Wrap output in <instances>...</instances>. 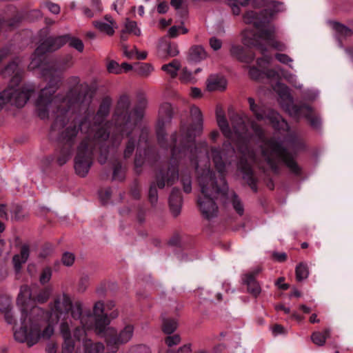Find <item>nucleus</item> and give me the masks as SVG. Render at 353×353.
<instances>
[{
	"label": "nucleus",
	"instance_id": "338daca9",
	"mask_svg": "<svg viewBox=\"0 0 353 353\" xmlns=\"http://www.w3.org/2000/svg\"><path fill=\"white\" fill-rule=\"evenodd\" d=\"M190 94L192 97L194 98L201 97V91L198 88H192Z\"/></svg>",
	"mask_w": 353,
	"mask_h": 353
},
{
	"label": "nucleus",
	"instance_id": "e2e57ef3",
	"mask_svg": "<svg viewBox=\"0 0 353 353\" xmlns=\"http://www.w3.org/2000/svg\"><path fill=\"white\" fill-rule=\"evenodd\" d=\"M134 52H136L137 59H140V60L145 59L148 56V53L146 51L139 52L138 50V49L137 48V47H135V46H134Z\"/></svg>",
	"mask_w": 353,
	"mask_h": 353
},
{
	"label": "nucleus",
	"instance_id": "f8f14e48",
	"mask_svg": "<svg viewBox=\"0 0 353 353\" xmlns=\"http://www.w3.org/2000/svg\"><path fill=\"white\" fill-rule=\"evenodd\" d=\"M86 140L81 143L78 148L77 154L74 161V169L76 173L81 176H85L89 172L92 165V146L99 145L102 148V143L94 141L92 138L88 139L86 135Z\"/></svg>",
	"mask_w": 353,
	"mask_h": 353
},
{
	"label": "nucleus",
	"instance_id": "bb28decb",
	"mask_svg": "<svg viewBox=\"0 0 353 353\" xmlns=\"http://www.w3.org/2000/svg\"><path fill=\"white\" fill-rule=\"evenodd\" d=\"M29 257V248L27 245H23L19 254H16L13 257V264L14 269L19 272L23 263H25Z\"/></svg>",
	"mask_w": 353,
	"mask_h": 353
},
{
	"label": "nucleus",
	"instance_id": "c756f323",
	"mask_svg": "<svg viewBox=\"0 0 353 353\" xmlns=\"http://www.w3.org/2000/svg\"><path fill=\"white\" fill-rule=\"evenodd\" d=\"M285 10L284 4L279 1H271L267 5L265 14H269L270 17H273L276 14Z\"/></svg>",
	"mask_w": 353,
	"mask_h": 353
},
{
	"label": "nucleus",
	"instance_id": "052dcab7",
	"mask_svg": "<svg viewBox=\"0 0 353 353\" xmlns=\"http://www.w3.org/2000/svg\"><path fill=\"white\" fill-rule=\"evenodd\" d=\"M168 10V5L165 2L160 3L157 6V12L160 14H164Z\"/></svg>",
	"mask_w": 353,
	"mask_h": 353
},
{
	"label": "nucleus",
	"instance_id": "7ed1b4c3",
	"mask_svg": "<svg viewBox=\"0 0 353 353\" xmlns=\"http://www.w3.org/2000/svg\"><path fill=\"white\" fill-rule=\"evenodd\" d=\"M81 329H76L74 338L83 345V352L79 350V353H102L104 346L101 343L92 344L87 339V333L85 329H94L96 333L100 336H106L105 334L113 335L114 330L108 326L110 320L104 314L103 303L99 301L95 303L93 309V315H82L79 318Z\"/></svg>",
	"mask_w": 353,
	"mask_h": 353
},
{
	"label": "nucleus",
	"instance_id": "e433bc0d",
	"mask_svg": "<svg viewBox=\"0 0 353 353\" xmlns=\"http://www.w3.org/2000/svg\"><path fill=\"white\" fill-rule=\"evenodd\" d=\"M178 323L173 319H165L163 323V330L165 334H170L176 329Z\"/></svg>",
	"mask_w": 353,
	"mask_h": 353
},
{
	"label": "nucleus",
	"instance_id": "4d7b16f0",
	"mask_svg": "<svg viewBox=\"0 0 353 353\" xmlns=\"http://www.w3.org/2000/svg\"><path fill=\"white\" fill-rule=\"evenodd\" d=\"M168 34L170 37H176L179 34V26H174L169 28Z\"/></svg>",
	"mask_w": 353,
	"mask_h": 353
},
{
	"label": "nucleus",
	"instance_id": "9d476101",
	"mask_svg": "<svg viewBox=\"0 0 353 353\" xmlns=\"http://www.w3.org/2000/svg\"><path fill=\"white\" fill-rule=\"evenodd\" d=\"M58 87V81L51 80L41 89L36 101L38 114L41 119L48 117L50 112H54L55 108H59L58 103L61 99L59 96L53 97Z\"/></svg>",
	"mask_w": 353,
	"mask_h": 353
},
{
	"label": "nucleus",
	"instance_id": "aec40b11",
	"mask_svg": "<svg viewBox=\"0 0 353 353\" xmlns=\"http://www.w3.org/2000/svg\"><path fill=\"white\" fill-rule=\"evenodd\" d=\"M92 25L100 32L108 36H112L118 28L116 21L110 15H105L103 19L92 22Z\"/></svg>",
	"mask_w": 353,
	"mask_h": 353
},
{
	"label": "nucleus",
	"instance_id": "c03bdc74",
	"mask_svg": "<svg viewBox=\"0 0 353 353\" xmlns=\"http://www.w3.org/2000/svg\"><path fill=\"white\" fill-rule=\"evenodd\" d=\"M52 276V270L49 268H45L41 274L39 280L42 284L48 283Z\"/></svg>",
	"mask_w": 353,
	"mask_h": 353
},
{
	"label": "nucleus",
	"instance_id": "a878e982",
	"mask_svg": "<svg viewBox=\"0 0 353 353\" xmlns=\"http://www.w3.org/2000/svg\"><path fill=\"white\" fill-rule=\"evenodd\" d=\"M171 212L175 216H178L181 209V197L179 190L174 189L169 198Z\"/></svg>",
	"mask_w": 353,
	"mask_h": 353
},
{
	"label": "nucleus",
	"instance_id": "7c9ffc66",
	"mask_svg": "<svg viewBox=\"0 0 353 353\" xmlns=\"http://www.w3.org/2000/svg\"><path fill=\"white\" fill-rule=\"evenodd\" d=\"M123 33L127 32L139 37L141 34V30L138 26L137 23L134 21L127 19L124 23V29Z\"/></svg>",
	"mask_w": 353,
	"mask_h": 353
},
{
	"label": "nucleus",
	"instance_id": "5701e85b",
	"mask_svg": "<svg viewBox=\"0 0 353 353\" xmlns=\"http://www.w3.org/2000/svg\"><path fill=\"white\" fill-rule=\"evenodd\" d=\"M178 179V171L176 167L171 166L166 172H162L157 178V186L163 188L165 185H171Z\"/></svg>",
	"mask_w": 353,
	"mask_h": 353
},
{
	"label": "nucleus",
	"instance_id": "13d9d810",
	"mask_svg": "<svg viewBox=\"0 0 353 353\" xmlns=\"http://www.w3.org/2000/svg\"><path fill=\"white\" fill-rule=\"evenodd\" d=\"M91 5L96 12H101L103 10L101 0H92Z\"/></svg>",
	"mask_w": 353,
	"mask_h": 353
},
{
	"label": "nucleus",
	"instance_id": "ddd939ff",
	"mask_svg": "<svg viewBox=\"0 0 353 353\" xmlns=\"http://www.w3.org/2000/svg\"><path fill=\"white\" fill-rule=\"evenodd\" d=\"M32 90L25 88L10 86L0 93V110H8L11 106L21 108L28 101Z\"/></svg>",
	"mask_w": 353,
	"mask_h": 353
},
{
	"label": "nucleus",
	"instance_id": "4c0bfd02",
	"mask_svg": "<svg viewBox=\"0 0 353 353\" xmlns=\"http://www.w3.org/2000/svg\"><path fill=\"white\" fill-rule=\"evenodd\" d=\"M250 0H228V3L232 8L233 14L238 15L240 13L239 5L245 6Z\"/></svg>",
	"mask_w": 353,
	"mask_h": 353
},
{
	"label": "nucleus",
	"instance_id": "2f4dec72",
	"mask_svg": "<svg viewBox=\"0 0 353 353\" xmlns=\"http://www.w3.org/2000/svg\"><path fill=\"white\" fill-rule=\"evenodd\" d=\"M181 67L179 61L174 59L168 64L163 65L162 70L172 77H174L177 74V72Z\"/></svg>",
	"mask_w": 353,
	"mask_h": 353
},
{
	"label": "nucleus",
	"instance_id": "de8ad7c7",
	"mask_svg": "<svg viewBox=\"0 0 353 353\" xmlns=\"http://www.w3.org/2000/svg\"><path fill=\"white\" fill-rule=\"evenodd\" d=\"M181 341V338L178 334H174L171 336H168L165 339V343L169 346L172 347L173 345H176L179 343Z\"/></svg>",
	"mask_w": 353,
	"mask_h": 353
},
{
	"label": "nucleus",
	"instance_id": "09e8293b",
	"mask_svg": "<svg viewBox=\"0 0 353 353\" xmlns=\"http://www.w3.org/2000/svg\"><path fill=\"white\" fill-rule=\"evenodd\" d=\"M167 53L170 57H175L179 54L178 46L175 43H168L167 46Z\"/></svg>",
	"mask_w": 353,
	"mask_h": 353
},
{
	"label": "nucleus",
	"instance_id": "8fccbe9b",
	"mask_svg": "<svg viewBox=\"0 0 353 353\" xmlns=\"http://www.w3.org/2000/svg\"><path fill=\"white\" fill-rule=\"evenodd\" d=\"M149 199L152 204L157 203L158 199L157 190L155 185H152L149 190Z\"/></svg>",
	"mask_w": 353,
	"mask_h": 353
},
{
	"label": "nucleus",
	"instance_id": "f704fd0d",
	"mask_svg": "<svg viewBox=\"0 0 353 353\" xmlns=\"http://www.w3.org/2000/svg\"><path fill=\"white\" fill-rule=\"evenodd\" d=\"M309 276L307 266L304 263L299 264L296 268V277L299 281L306 279Z\"/></svg>",
	"mask_w": 353,
	"mask_h": 353
},
{
	"label": "nucleus",
	"instance_id": "774afa93",
	"mask_svg": "<svg viewBox=\"0 0 353 353\" xmlns=\"http://www.w3.org/2000/svg\"><path fill=\"white\" fill-rule=\"evenodd\" d=\"M184 3V0H172L171 5L176 10L179 9L183 3Z\"/></svg>",
	"mask_w": 353,
	"mask_h": 353
},
{
	"label": "nucleus",
	"instance_id": "f257e3e1",
	"mask_svg": "<svg viewBox=\"0 0 353 353\" xmlns=\"http://www.w3.org/2000/svg\"><path fill=\"white\" fill-rule=\"evenodd\" d=\"M243 21L246 24L253 25V28H245L241 32V41L246 47L254 46L262 52L272 47L278 50H284L285 46L275 40V28L270 22L269 18L254 11H248L243 15Z\"/></svg>",
	"mask_w": 353,
	"mask_h": 353
},
{
	"label": "nucleus",
	"instance_id": "c9c22d12",
	"mask_svg": "<svg viewBox=\"0 0 353 353\" xmlns=\"http://www.w3.org/2000/svg\"><path fill=\"white\" fill-rule=\"evenodd\" d=\"M228 199L232 203L233 208L236 211L238 214L240 215L243 213V206L240 201V200L237 198L236 195L234 192H231L228 194Z\"/></svg>",
	"mask_w": 353,
	"mask_h": 353
},
{
	"label": "nucleus",
	"instance_id": "603ef678",
	"mask_svg": "<svg viewBox=\"0 0 353 353\" xmlns=\"http://www.w3.org/2000/svg\"><path fill=\"white\" fill-rule=\"evenodd\" d=\"M210 46L214 50H218L221 48L222 42L220 39L212 37L210 39Z\"/></svg>",
	"mask_w": 353,
	"mask_h": 353
},
{
	"label": "nucleus",
	"instance_id": "9b49d317",
	"mask_svg": "<svg viewBox=\"0 0 353 353\" xmlns=\"http://www.w3.org/2000/svg\"><path fill=\"white\" fill-rule=\"evenodd\" d=\"M191 117L193 119V126L189 128L188 126L183 125L181 128V134L179 140V144L188 143L191 141L198 133H199L203 128V120L201 117V112L197 107H192L190 110ZM174 145L172 148V156L176 157L177 152L185 153L186 149L183 148L179 149L177 148V142L174 137L172 138Z\"/></svg>",
	"mask_w": 353,
	"mask_h": 353
},
{
	"label": "nucleus",
	"instance_id": "2eb2a0df",
	"mask_svg": "<svg viewBox=\"0 0 353 353\" xmlns=\"http://www.w3.org/2000/svg\"><path fill=\"white\" fill-rule=\"evenodd\" d=\"M250 110L252 112L258 120L263 121L267 119L273 125V127L278 130H287L288 125L285 120L281 119V116L276 112L269 111L268 114L266 115L265 107L256 104L254 99L248 98V99Z\"/></svg>",
	"mask_w": 353,
	"mask_h": 353
},
{
	"label": "nucleus",
	"instance_id": "58836bf2",
	"mask_svg": "<svg viewBox=\"0 0 353 353\" xmlns=\"http://www.w3.org/2000/svg\"><path fill=\"white\" fill-rule=\"evenodd\" d=\"M180 80L183 83H194L196 81L194 74L187 68L182 69Z\"/></svg>",
	"mask_w": 353,
	"mask_h": 353
},
{
	"label": "nucleus",
	"instance_id": "6e6d98bb",
	"mask_svg": "<svg viewBox=\"0 0 353 353\" xmlns=\"http://www.w3.org/2000/svg\"><path fill=\"white\" fill-rule=\"evenodd\" d=\"M276 59L281 63L287 64L291 63L292 59H290L288 55L284 54H276Z\"/></svg>",
	"mask_w": 353,
	"mask_h": 353
},
{
	"label": "nucleus",
	"instance_id": "a18cd8bd",
	"mask_svg": "<svg viewBox=\"0 0 353 353\" xmlns=\"http://www.w3.org/2000/svg\"><path fill=\"white\" fill-rule=\"evenodd\" d=\"M49 321H50L49 320ZM54 323L50 322V325L43 331L42 334H41V336L44 339H49L52 334L54 333V328L52 325V324H54ZM34 335H37V336H40V335L34 330Z\"/></svg>",
	"mask_w": 353,
	"mask_h": 353
},
{
	"label": "nucleus",
	"instance_id": "a211bd4d",
	"mask_svg": "<svg viewBox=\"0 0 353 353\" xmlns=\"http://www.w3.org/2000/svg\"><path fill=\"white\" fill-rule=\"evenodd\" d=\"M239 150L242 157L237 165V168L243 174V179H245L250 185H252L254 183V180L252 179V172L250 163L256 161L259 158V156L253 151H250L247 145H245V148L241 146Z\"/></svg>",
	"mask_w": 353,
	"mask_h": 353
},
{
	"label": "nucleus",
	"instance_id": "6ab92c4d",
	"mask_svg": "<svg viewBox=\"0 0 353 353\" xmlns=\"http://www.w3.org/2000/svg\"><path fill=\"white\" fill-rule=\"evenodd\" d=\"M172 116V109L170 103L163 104L159 111V119L157 123V137L161 142L163 136V128L165 123L170 121Z\"/></svg>",
	"mask_w": 353,
	"mask_h": 353
},
{
	"label": "nucleus",
	"instance_id": "69168bd1",
	"mask_svg": "<svg viewBox=\"0 0 353 353\" xmlns=\"http://www.w3.org/2000/svg\"><path fill=\"white\" fill-rule=\"evenodd\" d=\"M272 332L274 335H278L283 332V327L280 325H275L272 328Z\"/></svg>",
	"mask_w": 353,
	"mask_h": 353
},
{
	"label": "nucleus",
	"instance_id": "6e6552de",
	"mask_svg": "<svg viewBox=\"0 0 353 353\" xmlns=\"http://www.w3.org/2000/svg\"><path fill=\"white\" fill-rule=\"evenodd\" d=\"M31 291L28 286H22L17 299V303L24 308L21 309L20 327L15 328L14 336L15 340L23 343L28 340L29 337L34 336V330L32 328V322L26 312V307L31 301Z\"/></svg>",
	"mask_w": 353,
	"mask_h": 353
},
{
	"label": "nucleus",
	"instance_id": "5fc2aeb1",
	"mask_svg": "<svg viewBox=\"0 0 353 353\" xmlns=\"http://www.w3.org/2000/svg\"><path fill=\"white\" fill-rule=\"evenodd\" d=\"M134 149V141L130 139L128 143V145L125 150L124 155L128 157L131 155Z\"/></svg>",
	"mask_w": 353,
	"mask_h": 353
},
{
	"label": "nucleus",
	"instance_id": "cd10ccee",
	"mask_svg": "<svg viewBox=\"0 0 353 353\" xmlns=\"http://www.w3.org/2000/svg\"><path fill=\"white\" fill-rule=\"evenodd\" d=\"M243 282L247 285L248 292L254 296H256L261 293V287L252 274L245 275Z\"/></svg>",
	"mask_w": 353,
	"mask_h": 353
},
{
	"label": "nucleus",
	"instance_id": "4be33fe9",
	"mask_svg": "<svg viewBox=\"0 0 353 353\" xmlns=\"http://www.w3.org/2000/svg\"><path fill=\"white\" fill-rule=\"evenodd\" d=\"M230 52L232 57L246 65L251 63L254 59V55L250 50L239 44H232Z\"/></svg>",
	"mask_w": 353,
	"mask_h": 353
},
{
	"label": "nucleus",
	"instance_id": "0eeeda50",
	"mask_svg": "<svg viewBox=\"0 0 353 353\" xmlns=\"http://www.w3.org/2000/svg\"><path fill=\"white\" fill-rule=\"evenodd\" d=\"M272 86L274 90L279 94L281 105L290 116L296 118L306 117L310 121L311 125L314 128L319 126L321 123L320 119L312 117V110L309 106L303 105L298 107L293 104L289 88L286 85L278 81L275 85H272Z\"/></svg>",
	"mask_w": 353,
	"mask_h": 353
},
{
	"label": "nucleus",
	"instance_id": "4468645a",
	"mask_svg": "<svg viewBox=\"0 0 353 353\" xmlns=\"http://www.w3.org/2000/svg\"><path fill=\"white\" fill-rule=\"evenodd\" d=\"M271 58L268 57H263L257 60V65L259 68L255 66L249 67V74L254 79H259L262 74L264 72L268 79H274L276 80L279 79L281 77H283L288 81L293 83L295 87L300 88L301 85L295 84L296 77L294 74L288 73L281 70L279 67H276L273 70H269L264 72V69L267 65L269 64Z\"/></svg>",
	"mask_w": 353,
	"mask_h": 353
},
{
	"label": "nucleus",
	"instance_id": "864d4df0",
	"mask_svg": "<svg viewBox=\"0 0 353 353\" xmlns=\"http://www.w3.org/2000/svg\"><path fill=\"white\" fill-rule=\"evenodd\" d=\"M46 7L53 14H59L60 12V7L58 4L53 3H46Z\"/></svg>",
	"mask_w": 353,
	"mask_h": 353
},
{
	"label": "nucleus",
	"instance_id": "3c124183",
	"mask_svg": "<svg viewBox=\"0 0 353 353\" xmlns=\"http://www.w3.org/2000/svg\"><path fill=\"white\" fill-rule=\"evenodd\" d=\"M182 183L183 185V190L186 193H189L192 190L191 187V180L190 176H187L185 178L182 179Z\"/></svg>",
	"mask_w": 353,
	"mask_h": 353
},
{
	"label": "nucleus",
	"instance_id": "f3484780",
	"mask_svg": "<svg viewBox=\"0 0 353 353\" xmlns=\"http://www.w3.org/2000/svg\"><path fill=\"white\" fill-rule=\"evenodd\" d=\"M225 148L223 150L219 148H212L210 152V158L212 159L214 167L223 175L228 169V167L231 163V158L232 157L234 150L231 147L230 144L225 145Z\"/></svg>",
	"mask_w": 353,
	"mask_h": 353
},
{
	"label": "nucleus",
	"instance_id": "680f3d73",
	"mask_svg": "<svg viewBox=\"0 0 353 353\" xmlns=\"http://www.w3.org/2000/svg\"><path fill=\"white\" fill-rule=\"evenodd\" d=\"M83 14L88 18L93 17L98 12H95V10L92 8V10L88 8H83Z\"/></svg>",
	"mask_w": 353,
	"mask_h": 353
},
{
	"label": "nucleus",
	"instance_id": "473e14b6",
	"mask_svg": "<svg viewBox=\"0 0 353 353\" xmlns=\"http://www.w3.org/2000/svg\"><path fill=\"white\" fill-rule=\"evenodd\" d=\"M330 333L329 330H325L323 332H314L311 336L312 341L314 344L322 346L325 344L326 339L330 336Z\"/></svg>",
	"mask_w": 353,
	"mask_h": 353
},
{
	"label": "nucleus",
	"instance_id": "dca6fc26",
	"mask_svg": "<svg viewBox=\"0 0 353 353\" xmlns=\"http://www.w3.org/2000/svg\"><path fill=\"white\" fill-rule=\"evenodd\" d=\"M68 35L60 36L57 37H49L46 39L35 50L32 57V61L29 65L30 70H34L40 66L41 58L40 55L46 52L54 51L66 42H68Z\"/></svg>",
	"mask_w": 353,
	"mask_h": 353
},
{
	"label": "nucleus",
	"instance_id": "f03ea898",
	"mask_svg": "<svg viewBox=\"0 0 353 353\" xmlns=\"http://www.w3.org/2000/svg\"><path fill=\"white\" fill-rule=\"evenodd\" d=\"M82 307L79 302L73 304L71 296L66 293L57 294L50 305V321L57 323L61 321L60 332L64 340L63 353H71L74 349V341L70 334V325L79 321L81 316Z\"/></svg>",
	"mask_w": 353,
	"mask_h": 353
},
{
	"label": "nucleus",
	"instance_id": "72a5a7b5",
	"mask_svg": "<svg viewBox=\"0 0 353 353\" xmlns=\"http://www.w3.org/2000/svg\"><path fill=\"white\" fill-rule=\"evenodd\" d=\"M330 25L338 37H347L352 34V31L348 28L337 22L332 21Z\"/></svg>",
	"mask_w": 353,
	"mask_h": 353
},
{
	"label": "nucleus",
	"instance_id": "1a4fd4ad",
	"mask_svg": "<svg viewBox=\"0 0 353 353\" xmlns=\"http://www.w3.org/2000/svg\"><path fill=\"white\" fill-rule=\"evenodd\" d=\"M216 116L218 125L226 137L236 141L244 142L250 135L251 132H248L242 117L236 115L232 118V130H231L221 108L216 109Z\"/></svg>",
	"mask_w": 353,
	"mask_h": 353
},
{
	"label": "nucleus",
	"instance_id": "a19ab883",
	"mask_svg": "<svg viewBox=\"0 0 353 353\" xmlns=\"http://www.w3.org/2000/svg\"><path fill=\"white\" fill-rule=\"evenodd\" d=\"M52 292V290L50 288H46L42 290L41 291L39 292V293L37 294L36 297L37 301L39 303L46 302L50 296Z\"/></svg>",
	"mask_w": 353,
	"mask_h": 353
},
{
	"label": "nucleus",
	"instance_id": "49530a36",
	"mask_svg": "<svg viewBox=\"0 0 353 353\" xmlns=\"http://www.w3.org/2000/svg\"><path fill=\"white\" fill-rule=\"evenodd\" d=\"M74 261V256L72 253L66 252L63 254L62 262L66 266H71Z\"/></svg>",
	"mask_w": 353,
	"mask_h": 353
},
{
	"label": "nucleus",
	"instance_id": "423d86ee",
	"mask_svg": "<svg viewBox=\"0 0 353 353\" xmlns=\"http://www.w3.org/2000/svg\"><path fill=\"white\" fill-rule=\"evenodd\" d=\"M296 143L289 139H271L263 143L261 148L260 158L272 168L279 162H283L292 172L299 173V167L294 160L291 151H294Z\"/></svg>",
	"mask_w": 353,
	"mask_h": 353
},
{
	"label": "nucleus",
	"instance_id": "39448f33",
	"mask_svg": "<svg viewBox=\"0 0 353 353\" xmlns=\"http://www.w3.org/2000/svg\"><path fill=\"white\" fill-rule=\"evenodd\" d=\"M199 185L201 193L198 196V205L202 215L207 219L217 216L219 210L214 201L219 194L225 195L228 190L227 185L223 178L219 179L220 187L215 180L214 174L210 169H205L200 174Z\"/></svg>",
	"mask_w": 353,
	"mask_h": 353
},
{
	"label": "nucleus",
	"instance_id": "412c9836",
	"mask_svg": "<svg viewBox=\"0 0 353 353\" xmlns=\"http://www.w3.org/2000/svg\"><path fill=\"white\" fill-rule=\"evenodd\" d=\"M134 327L128 325L120 332L117 336H116V332L114 331L113 335H110L106 333V336L103 337L106 339L108 345L112 343L123 344L128 343L132 339Z\"/></svg>",
	"mask_w": 353,
	"mask_h": 353
},
{
	"label": "nucleus",
	"instance_id": "bf43d9fd",
	"mask_svg": "<svg viewBox=\"0 0 353 353\" xmlns=\"http://www.w3.org/2000/svg\"><path fill=\"white\" fill-rule=\"evenodd\" d=\"M123 54L125 57L129 59H132L136 56V52H134V47L132 50H128L126 46H123Z\"/></svg>",
	"mask_w": 353,
	"mask_h": 353
},
{
	"label": "nucleus",
	"instance_id": "ea45409f",
	"mask_svg": "<svg viewBox=\"0 0 353 353\" xmlns=\"http://www.w3.org/2000/svg\"><path fill=\"white\" fill-rule=\"evenodd\" d=\"M153 70L154 68L150 63H141L137 69L138 74L143 77L149 76Z\"/></svg>",
	"mask_w": 353,
	"mask_h": 353
},
{
	"label": "nucleus",
	"instance_id": "393cba45",
	"mask_svg": "<svg viewBox=\"0 0 353 353\" xmlns=\"http://www.w3.org/2000/svg\"><path fill=\"white\" fill-rule=\"evenodd\" d=\"M21 68L19 61H13L4 69L2 74L4 77H12V82H18L20 77Z\"/></svg>",
	"mask_w": 353,
	"mask_h": 353
},
{
	"label": "nucleus",
	"instance_id": "b1692460",
	"mask_svg": "<svg viewBox=\"0 0 353 353\" xmlns=\"http://www.w3.org/2000/svg\"><path fill=\"white\" fill-rule=\"evenodd\" d=\"M227 82L222 76L211 75L207 81V89L210 92L223 90Z\"/></svg>",
	"mask_w": 353,
	"mask_h": 353
},
{
	"label": "nucleus",
	"instance_id": "c85d7f7f",
	"mask_svg": "<svg viewBox=\"0 0 353 353\" xmlns=\"http://www.w3.org/2000/svg\"><path fill=\"white\" fill-rule=\"evenodd\" d=\"M207 57V53L201 46H196L190 48L189 58L194 62H199Z\"/></svg>",
	"mask_w": 353,
	"mask_h": 353
},
{
	"label": "nucleus",
	"instance_id": "20e7f679",
	"mask_svg": "<svg viewBox=\"0 0 353 353\" xmlns=\"http://www.w3.org/2000/svg\"><path fill=\"white\" fill-rule=\"evenodd\" d=\"M110 105L108 103H103L101 105L94 119L95 122L93 125L91 124L90 118L88 117L83 121L79 123L78 129L74 125V127L69 126L61 134L63 140L70 141L79 132V129L81 130V133L86 134L88 139L92 138L94 141L99 143L108 141L111 142L112 145L115 146L118 144L121 139V135L113 134L110 140L109 134L106 133V130L109 128L108 123H103L104 118L108 114Z\"/></svg>",
	"mask_w": 353,
	"mask_h": 353
},
{
	"label": "nucleus",
	"instance_id": "0e129e2a",
	"mask_svg": "<svg viewBox=\"0 0 353 353\" xmlns=\"http://www.w3.org/2000/svg\"><path fill=\"white\" fill-rule=\"evenodd\" d=\"M125 1V0H116V1L112 4L113 9L119 12L121 8L123 6Z\"/></svg>",
	"mask_w": 353,
	"mask_h": 353
},
{
	"label": "nucleus",
	"instance_id": "37998d69",
	"mask_svg": "<svg viewBox=\"0 0 353 353\" xmlns=\"http://www.w3.org/2000/svg\"><path fill=\"white\" fill-rule=\"evenodd\" d=\"M107 69L109 72L114 74H121L122 73V67H120V65L114 61H111L107 65Z\"/></svg>",
	"mask_w": 353,
	"mask_h": 353
},
{
	"label": "nucleus",
	"instance_id": "79ce46f5",
	"mask_svg": "<svg viewBox=\"0 0 353 353\" xmlns=\"http://www.w3.org/2000/svg\"><path fill=\"white\" fill-rule=\"evenodd\" d=\"M68 41L71 47L75 48L79 52H83L84 45L81 40L76 37H70L68 36Z\"/></svg>",
	"mask_w": 353,
	"mask_h": 353
}]
</instances>
